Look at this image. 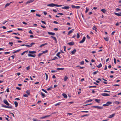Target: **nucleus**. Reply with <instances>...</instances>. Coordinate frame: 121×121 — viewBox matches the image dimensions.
Masks as SVG:
<instances>
[{"label": "nucleus", "instance_id": "obj_56", "mask_svg": "<svg viewBox=\"0 0 121 121\" xmlns=\"http://www.w3.org/2000/svg\"><path fill=\"white\" fill-rule=\"evenodd\" d=\"M29 33L30 34H33V33L32 32V31L31 30H30L29 31Z\"/></svg>", "mask_w": 121, "mask_h": 121}, {"label": "nucleus", "instance_id": "obj_61", "mask_svg": "<svg viewBox=\"0 0 121 121\" xmlns=\"http://www.w3.org/2000/svg\"><path fill=\"white\" fill-rule=\"evenodd\" d=\"M4 53L5 54H9L10 53V52H4Z\"/></svg>", "mask_w": 121, "mask_h": 121}, {"label": "nucleus", "instance_id": "obj_2", "mask_svg": "<svg viewBox=\"0 0 121 121\" xmlns=\"http://www.w3.org/2000/svg\"><path fill=\"white\" fill-rule=\"evenodd\" d=\"M47 5L49 6L50 7H53L54 6L56 7H60L62 6V5H59L56 4H55L53 3H51L50 4H47Z\"/></svg>", "mask_w": 121, "mask_h": 121}, {"label": "nucleus", "instance_id": "obj_36", "mask_svg": "<svg viewBox=\"0 0 121 121\" xmlns=\"http://www.w3.org/2000/svg\"><path fill=\"white\" fill-rule=\"evenodd\" d=\"M98 72H99V71H96L94 72L93 73V74L94 75H95V74H96L97 73H98Z\"/></svg>", "mask_w": 121, "mask_h": 121}, {"label": "nucleus", "instance_id": "obj_28", "mask_svg": "<svg viewBox=\"0 0 121 121\" xmlns=\"http://www.w3.org/2000/svg\"><path fill=\"white\" fill-rule=\"evenodd\" d=\"M47 43H45L44 44H42L40 46V47H41L44 45H47Z\"/></svg>", "mask_w": 121, "mask_h": 121}, {"label": "nucleus", "instance_id": "obj_54", "mask_svg": "<svg viewBox=\"0 0 121 121\" xmlns=\"http://www.w3.org/2000/svg\"><path fill=\"white\" fill-rule=\"evenodd\" d=\"M103 106H108V105L106 103V104H104L103 105Z\"/></svg>", "mask_w": 121, "mask_h": 121}, {"label": "nucleus", "instance_id": "obj_40", "mask_svg": "<svg viewBox=\"0 0 121 121\" xmlns=\"http://www.w3.org/2000/svg\"><path fill=\"white\" fill-rule=\"evenodd\" d=\"M96 86H90L89 87V88H91V87H94V88H96Z\"/></svg>", "mask_w": 121, "mask_h": 121}, {"label": "nucleus", "instance_id": "obj_62", "mask_svg": "<svg viewBox=\"0 0 121 121\" xmlns=\"http://www.w3.org/2000/svg\"><path fill=\"white\" fill-rule=\"evenodd\" d=\"M9 44L11 45V46H12V45L13 44V43L12 42H9Z\"/></svg>", "mask_w": 121, "mask_h": 121}, {"label": "nucleus", "instance_id": "obj_11", "mask_svg": "<svg viewBox=\"0 0 121 121\" xmlns=\"http://www.w3.org/2000/svg\"><path fill=\"white\" fill-rule=\"evenodd\" d=\"M48 34L49 35H55V33L52 32H48Z\"/></svg>", "mask_w": 121, "mask_h": 121}, {"label": "nucleus", "instance_id": "obj_31", "mask_svg": "<svg viewBox=\"0 0 121 121\" xmlns=\"http://www.w3.org/2000/svg\"><path fill=\"white\" fill-rule=\"evenodd\" d=\"M61 102H59L57 104H55V106H57V105H59L61 104Z\"/></svg>", "mask_w": 121, "mask_h": 121}, {"label": "nucleus", "instance_id": "obj_15", "mask_svg": "<svg viewBox=\"0 0 121 121\" xmlns=\"http://www.w3.org/2000/svg\"><path fill=\"white\" fill-rule=\"evenodd\" d=\"M74 29H72L71 30H70L69 31L68 33V35H70L71 33H72L74 31Z\"/></svg>", "mask_w": 121, "mask_h": 121}, {"label": "nucleus", "instance_id": "obj_7", "mask_svg": "<svg viewBox=\"0 0 121 121\" xmlns=\"http://www.w3.org/2000/svg\"><path fill=\"white\" fill-rule=\"evenodd\" d=\"M114 14L118 16H121V12H119L118 13H114Z\"/></svg>", "mask_w": 121, "mask_h": 121}, {"label": "nucleus", "instance_id": "obj_55", "mask_svg": "<svg viewBox=\"0 0 121 121\" xmlns=\"http://www.w3.org/2000/svg\"><path fill=\"white\" fill-rule=\"evenodd\" d=\"M26 69L27 70H28L30 69V66H28L26 67Z\"/></svg>", "mask_w": 121, "mask_h": 121}, {"label": "nucleus", "instance_id": "obj_41", "mask_svg": "<svg viewBox=\"0 0 121 121\" xmlns=\"http://www.w3.org/2000/svg\"><path fill=\"white\" fill-rule=\"evenodd\" d=\"M77 38H79L80 37V35L78 33L77 34Z\"/></svg>", "mask_w": 121, "mask_h": 121}, {"label": "nucleus", "instance_id": "obj_39", "mask_svg": "<svg viewBox=\"0 0 121 121\" xmlns=\"http://www.w3.org/2000/svg\"><path fill=\"white\" fill-rule=\"evenodd\" d=\"M58 59V58L57 57H56V56H55L54 58H53L52 60H54L56 59Z\"/></svg>", "mask_w": 121, "mask_h": 121}, {"label": "nucleus", "instance_id": "obj_3", "mask_svg": "<svg viewBox=\"0 0 121 121\" xmlns=\"http://www.w3.org/2000/svg\"><path fill=\"white\" fill-rule=\"evenodd\" d=\"M85 39H86V37L85 36L84 37H83V39H82V40L81 41H80L79 42V43H83L84 42V41H85Z\"/></svg>", "mask_w": 121, "mask_h": 121}, {"label": "nucleus", "instance_id": "obj_6", "mask_svg": "<svg viewBox=\"0 0 121 121\" xmlns=\"http://www.w3.org/2000/svg\"><path fill=\"white\" fill-rule=\"evenodd\" d=\"M115 114V113H114L110 115L108 117V118H111L114 117V116Z\"/></svg>", "mask_w": 121, "mask_h": 121}, {"label": "nucleus", "instance_id": "obj_8", "mask_svg": "<svg viewBox=\"0 0 121 121\" xmlns=\"http://www.w3.org/2000/svg\"><path fill=\"white\" fill-rule=\"evenodd\" d=\"M28 56L29 57H35L36 56V55L35 54L33 55L30 54H28Z\"/></svg>", "mask_w": 121, "mask_h": 121}, {"label": "nucleus", "instance_id": "obj_26", "mask_svg": "<svg viewBox=\"0 0 121 121\" xmlns=\"http://www.w3.org/2000/svg\"><path fill=\"white\" fill-rule=\"evenodd\" d=\"M41 95L43 97V98H44V97H45V94L43 93L42 92H41Z\"/></svg>", "mask_w": 121, "mask_h": 121}, {"label": "nucleus", "instance_id": "obj_64", "mask_svg": "<svg viewBox=\"0 0 121 121\" xmlns=\"http://www.w3.org/2000/svg\"><path fill=\"white\" fill-rule=\"evenodd\" d=\"M53 23L56 24H57L58 23V22L56 21H54L53 22Z\"/></svg>", "mask_w": 121, "mask_h": 121}, {"label": "nucleus", "instance_id": "obj_59", "mask_svg": "<svg viewBox=\"0 0 121 121\" xmlns=\"http://www.w3.org/2000/svg\"><path fill=\"white\" fill-rule=\"evenodd\" d=\"M72 8H75L76 6L74 5H72L71 6Z\"/></svg>", "mask_w": 121, "mask_h": 121}, {"label": "nucleus", "instance_id": "obj_20", "mask_svg": "<svg viewBox=\"0 0 121 121\" xmlns=\"http://www.w3.org/2000/svg\"><path fill=\"white\" fill-rule=\"evenodd\" d=\"M68 78L66 76H65L64 77V81H66L68 79Z\"/></svg>", "mask_w": 121, "mask_h": 121}, {"label": "nucleus", "instance_id": "obj_24", "mask_svg": "<svg viewBox=\"0 0 121 121\" xmlns=\"http://www.w3.org/2000/svg\"><path fill=\"white\" fill-rule=\"evenodd\" d=\"M14 104L15 105V107H17L18 106V103H17V102L16 101H15L14 102Z\"/></svg>", "mask_w": 121, "mask_h": 121}, {"label": "nucleus", "instance_id": "obj_5", "mask_svg": "<svg viewBox=\"0 0 121 121\" xmlns=\"http://www.w3.org/2000/svg\"><path fill=\"white\" fill-rule=\"evenodd\" d=\"M35 0H30L28 1L27 2H26L25 4L26 5L27 4L30 3H31L33 2Z\"/></svg>", "mask_w": 121, "mask_h": 121}, {"label": "nucleus", "instance_id": "obj_22", "mask_svg": "<svg viewBox=\"0 0 121 121\" xmlns=\"http://www.w3.org/2000/svg\"><path fill=\"white\" fill-rule=\"evenodd\" d=\"M104 39L106 41H108L109 38L108 37L106 38L104 37Z\"/></svg>", "mask_w": 121, "mask_h": 121}, {"label": "nucleus", "instance_id": "obj_16", "mask_svg": "<svg viewBox=\"0 0 121 121\" xmlns=\"http://www.w3.org/2000/svg\"><path fill=\"white\" fill-rule=\"evenodd\" d=\"M21 50V49H19L13 52V53L14 54V53H16L18 52H19V51H20Z\"/></svg>", "mask_w": 121, "mask_h": 121}, {"label": "nucleus", "instance_id": "obj_45", "mask_svg": "<svg viewBox=\"0 0 121 121\" xmlns=\"http://www.w3.org/2000/svg\"><path fill=\"white\" fill-rule=\"evenodd\" d=\"M10 4V3H7V4L5 5V7H6L9 6Z\"/></svg>", "mask_w": 121, "mask_h": 121}, {"label": "nucleus", "instance_id": "obj_13", "mask_svg": "<svg viewBox=\"0 0 121 121\" xmlns=\"http://www.w3.org/2000/svg\"><path fill=\"white\" fill-rule=\"evenodd\" d=\"M50 115H47L45 116L44 117H40V119H44L45 118H46V117H50Z\"/></svg>", "mask_w": 121, "mask_h": 121}, {"label": "nucleus", "instance_id": "obj_33", "mask_svg": "<svg viewBox=\"0 0 121 121\" xmlns=\"http://www.w3.org/2000/svg\"><path fill=\"white\" fill-rule=\"evenodd\" d=\"M48 50H46L45 51H43L42 52V53H43H43L45 54L47 53V52H48Z\"/></svg>", "mask_w": 121, "mask_h": 121}, {"label": "nucleus", "instance_id": "obj_37", "mask_svg": "<svg viewBox=\"0 0 121 121\" xmlns=\"http://www.w3.org/2000/svg\"><path fill=\"white\" fill-rule=\"evenodd\" d=\"M45 75H46V80H47L48 79V75L47 73H45Z\"/></svg>", "mask_w": 121, "mask_h": 121}, {"label": "nucleus", "instance_id": "obj_50", "mask_svg": "<svg viewBox=\"0 0 121 121\" xmlns=\"http://www.w3.org/2000/svg\"><path fill=\"white\" fill-rule=\"evenodd\" d=\"M35 11V10L32 9L30 11L32 13H34Z\"/></svg>", "mask_w": 121, "mask_h": 121}, {"label": "nucleus", "instance_id": "obj_49", "mask_svg": "<svg viewBox=\"0 0 121 121\" xmlns=\"http://www.w3.org/2000/svg\"><path fill=\"white\" fill-rule=\"evenodd\" d=\"M88 115V114L84 115H82V117H84L87 116Z\"/></svg>", "mask_w": 121, "mask_h": 121}, {"label": "nucleus", "instance_id": "obj_48", "mask_svg": "<svg viewBox=\"0 0 121 121\" xmlns=\"http://www.w3.org/2000/svg\"><path fill=\"white\" fill-rule=\"evenodd\" d=\"M114 63L115 64H116V59L115 58H114Z\"/></svg>", "mask_w": 121, "mask_h": 121}, {"label": "nucleus", "instance_id": "obj_30", "mask_svg": "<svg viewBox=\"0 0 121 121\" xmlns=\"http://www.w3.org/2000/svg\"><path fill=\"white\" fill-rule=\"evenodd\" d=\"M7 22V21H4L3 22L1 23H0V24L2 25L3 24H5Z\"/></svg>", "mask_w": 121, "mask_h": 121}, {"label": "nucleus", "instance_id": "obj_46", "mask_svg": "<svg viewBox=\"0 0 121 121\" xmlns=\"http://www.w3.org/2000/svg\"><path fill=\"white\" fill-rule=\"evenodd\" d=\"M42 90L44 91V92L45 93H47V91H46L44 89H42Z\"/></svg>", "mask_w": 121, "mask_h": 121}, {"label": "nucleus", "instance_id": "obj_1", "mask_svg": "<svg viewBox=\"0 0 121 121\" xmlns=\"http://www.w3.org/2000/svg\"><path fill=\"white\" fill-rule=\"evenodd\" d=\"M3 102L4 103L6 104L7 106L2 104H1L2 107L8 108H12V105H10L6 99H5L4 100Z\"/></svg>", "mask_w": 121, "mask_h": 121}, {"label": "nucleus", "instance_id": "obj_58", "mask_svg": "<svg viewBox=\"0 0 121 121\" xmlns=\"http://www.w3.org/2000/svg\"><path fill=\"white\" fill-rule=\"evenodd\" d=\"M16 88L18 90H21V88L20 87H16Z\"/></svg>", "mask_w": 121, "mask_h": 121}, {"label": "nucleus", "instance_id": "obj_63", "mask_svg": "<svg viewBox=\"0 0 121 121\" xmlns=\"http://www.w3.org/2000/svg\"><path fill=\"white\" fill-rule=\"evenodd\" d=\"M115 31H113L111 34L112 35H113L114 34V33H115Z\"/></svg>", "mask_w": 121, "mask_h": 121}, {"label": "nucleus", "instance_id": "obj_51", "mask_svg": "<svg viewBox=\"0 0 121 121\" xmlns=\"http://www.w3.org/2000/svg\"><path fill=\"white\" fill-rule=\"evenodd\" d=\"M84 61H82L80 63V64L81 65H83L84 64Z\"/></svg>", "mask_w": 121, "mask_h": 121}, {"label": "nucleus", "instance_id": "obj_43", "mask_svg": "<svg viewBox=\"0 0 121 121\" xmlns=\"http://www.w3.org/2000/svg\"><path fill=\"white\" fill-rule=\"evenodd\" d=\"M93 30H94L96 31H97L96 28L95 26H94L93 28Z\"/></svg>", "mask_w": 121, "mask_h": 121}, {"label": "nucleus", "instance_id": "obj_4", "mask_svg": "<svg viewBox=\"0 0 121 121\" xmlns=\"http://www.w3.org/2000/svg\"><path fill=\"white\" fill-rule=\"evenodd\" d=\"M61 8L62 9H67L69 8V7L68 6H65L64 7H62Z\"/></svg>", "mask_w": 121, "mask_h": 121}, {"label": "nucleus", "instance_id": "obj_9", "mask_svg": "<svg viewBox=\"0 0 121 121\" xmlns=\"http://www.w3.org/2000/svg\"><path fill=\"white\" fill-rule=\"evenodd\" d=\"M93 107L94 108H96L98 109H101L103 108V107H100L98 106H93Z\"/></svg>", "mask_w": 121, "mask_h": 121}, {"label": "nucleus", "instance_id": "obj_38", "mask_svg": "<svg viewBox=\"0 0 121 121\" xmlns=\"http://www.w3.org/2000/svg\"><path fill=\"white\" fill-rule=\"evenodd\" d=\"M29 95L27 94H25L23 95V97H27Z\"/></svg>", "mask_w": 121, "mask_h": 121}, {"label": "nucleus", "instance_id": "obj_32", "mask_svg": "<svg viewBox=\"0 0 121 121\" xmlns=\"http://www.w3.org/2000/svg\"><path fill=\"white\" fill-rule=\"evenodd\" d=\"M32 120L33 121H40L38 119L36 118H34Z\"/></svg>", "mask_w": 121, "mask_h": 121}, {"label": "nucleus", "instance_id": "obj_34", "mask_svg": "<svg viewBox=\"0 0 121 121\" xmlns=\"http://www.w3.org/2000/svg\"><path fill=\"white\" fill-rule=\"evenodd\" d=\"M92 101V100L91 99H90L87 100L86 101V102H91Z\"/></svg>", "mask_w": 121, "mask_h": 121}, {"label": "nucleus", "instance_id": "obj_25", "mask_svg": "<svg viewBox=\"0 0 121 121\" xmlns=\"http://www.w3.org/2000/svg\"><path fill=\"white\" fill-rule=\"evenodd\" d=\"M102 65L101 63H100L99 64V65L97 66V67H98V68H99L101 67L102 66Z\"/></svg>", "mask_w": 121, "mask_h": 121}, {"label": "nucleus", "instance_id": "obj_14", "mask_svg": "<svg viewBox=\"0 0 121 121\" xmlns=\"http://www.w3.org/2000/svg\"><path fill=\"white\" fill-rule=\"evenodd\" d=\"M68 44L70 46L74 44V43L73 42H70Z\"/></svg>", "mask_w": 121, "mask_h": 121}, {"label": "nucleus", "instance_id": "obj_53", "mask_svg": "<svg viewBox=\"0 0 121 121\" xmlns=\"http://www.w3.org/2000/svg\"><path fill=\"white\" fill-rule=\"evenodd\" d=\"M41 22L42 23H44L45 24H46V22L45 21H41Z\"/></svg>", "mask_w": 121, "mask_h": 121}, {"label": "nucleus", "instance_id": "obj_42", "mask_svg": "<svg viewBox=\"0 0 121 121\" xmlns=\"http://www.w3.org/2000/svg\"><path fill=\"white\" fill-rule=\"evenodd\" d=\"M52 89V87H49L47 89V91H49Z\"/></svg>", "mask_w": 121, "mask_h": 121}, {"label": "nucleus", "instance_id": "obj_12", "mask_svg": "<svg viewBox=\"0 0 121 121\" xmlns=\"http://www.w3.org/2000/svg\"><path fill=\"white\" fill-rule=\"evenodd\" d=\"M29 52L30 54H33L36 53V52L35 51H30Z\"/></svg>", "mask_w": 121, "mask_h": 121}, {"label": "nucleus", "instance_id": "obj_35", "mask_svg": "<svg viewBox=\"0 0 121 121\" xmlns=\"http://www.w3.org/2000/svg\"><path fill=\"white\" fill-rule=\"evenodd\" d=\"M53 39L55 41V43H57V39L55 37H54L53 38Z\"/></svg>", "mask_w": 121, "mask_h": 121}, {"label": "nucleus", "instance_id": "obj_60", "mask_svg": "<svg viewBox=\"0 0 121 121\" xmlns=\"http://www.w3.org/2000/svg\"><path fill=\"white\" fill-rule=\"evenodd\" d=\"M36 16H37L38 17H40L41 16V15L39 14H36Z\"/></svg>", "mask_w": 121, "mask_h": 121}, {"label": "nucleus", "instance_id": "obj_57", "mask_svg": "<svg viewBox=\"0 0 121 121\" xmlns=\"http://www.w3.org/2000/svg\"><path fill=\"white\" fill-rule=\"evenodd\" d=\"M80 8V7L79 6H76L75 8L77 9H79Z\"/></svg>", "mask_w": 121, "mask_h": 121}, {"label": "nucleus", "instance_id": "obj_18", "mask_svg": "<svg viewBox=\"0 0 121 121\" xmlns=\"http://www.w3.org/2000/svg\"><path fill=\"white\" fill-rule=\"evenodd\" d=\"M63 96H64V98H67V95L65 94L64 93L62 94Z\"/></svg>", "mask_w": 121, "mask_h": 121}, {"label": "nucleus", "instance_id": "obj_52", "mask_svg": "<svg viewBox=\"0 0 121 121\" xmlns=\"http://www.w3.org/2000/svg\"><path fill=\"white\" fill-rule=\"evenodd\" d=\"M120 24V23H118V22H117V23L115 25L116 26H119Z\"/></svg>", "mask_w": 121, "mask_h": 121}, {"label": "nucleus", "instance_id": "obj_10", "mask_svg": "<svg viewBox=\"0 0 121 121\" xmlns=\"http://www.w3.org/2000/svg\"><path fill=\"white\" fill-rule=\"evenodd\" d=\"M101 95L103 96H109V95L108 94L105 93H102Z\"/></svg>", "mask_w": 121, "mask_h": 121}, {"label": "nucleus", "instance_id": "obj_23", "mask_svg": "<svg viewBox=\"0 0 121 121\" xmlns=\"http://www.w3.org/2000/svg\"><path fill=\"white\" fill-rule=\"evenodd\" d=\"M64 68H58L57 69V70H62L64 69Z\"/></svg>", "mask_w": 121, "mask_h": 121}, {"label": "nucleus", "instance_id": "obj_44", "mask_svg": "<svg viewBox=\"0 0 121 121\" xmlns=\"http://www.w3.org/2000/svg\"><path fill=\"white\" fill-rule=\"evenodd\" d=\"M89 9H88L87 8H86V10L85 11V13H87L89 11Z\"/></svg>", "mask_w": 121, "mask_h": 121}, {"label": "nucleus", "instance_id": "obj_47", "mask_svg": "<svg viewBox=\"0 0 121 121\" xmlns=\"http://www.w3.org/2000/svg\"><path fill=\"white\" fill-rule=\"evenodd\" d=\"M43 54V53H39L38 55V56L39 57L42 55Z\"/></svg>", "mask_w": 121, "mask_h": 121}, {"label": "nucleus", "instance_id": "obj_21", "mask_svg": "<svg viewBox=\"0 0 121 121\" xmlns=\"http://www.w3.org/2000/svg\"><path fill=\"white\" fill-rule=\"evenodd\" d=\"M26 93L27 94L29 95H30V91L29 90H27L26 91Z\"/></svg>", "mask_w": 121, "mask_h": 121}, {"label": "nucleus", "instance_id": "obj_29", "mask_svg": "<svg viewBox=\"0 0 121 121\" xmlns=\"http://www.w3.org/2000/svg\"><path fill=\"white\" fill-rule=\"evenodd\" d=\"M107 103L108 106L109 105L111 104L112 103V102H111L108 101L107 102Z\"/></svg>", "mask_w": 121, "mask_h": 121}, {"label": "nucleus", "instance_id": "obj_19", "mask_svg": "<svg viewBox=\"0 0 121 121\" xmlns=\"http://www.w3.org/2000/svg\"><path fill=\"white\" fill-rule=\"evenodd\" d=\"M101 11L104 13H105L106 12V10L105 9H102L101 10Z\"/></svg>", "mask_w": 121, "mask_h": 121}, {"label": "nucleus", "instance_id": "obj_27", "mask_svg": "<svg viewBox=\"0 0 121 121\" xmlns=\"http://www.w3.org/2000/svg\"><path fill=\"white\" fill-rule=\"evenodd\" d=\"M95 101L98 103H100V99H95Z\"/></svg>", "mask_w": 121, "mask_h": 121}, {"label": "nucleus", "instance_id": "obj_17", "mask_svg": "<svg viewBox=\"0 0 121 121\" xmlns=\"http://www.w3.org/2000/svg\"><path fill=\"white\" fill-rule=\"evenodd\" d=\"M76 50L74 49L71 52V53L72 54H74L76 52Z\"/></svg>", "mask_w": 121, "mask_h": 121}]
</instances>
